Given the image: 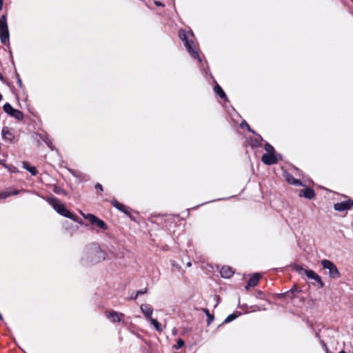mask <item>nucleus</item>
Instances as JSON below:
<instances>
[{"label":"nucleus","mask_w":353,"mask_h":353,"mask_svg":"<svg viewBox=\"0 0 353 353\" xmlns=\"http://www.w3.org/2000/svg\"><path fill=\"white\" fill-rule=\"evenodd\" d=\"M180 39L183 41L184 45L189 54L194 59H197L199 62L201 61L199 53L196 50V46L193 41L194 34L191 31L180 30L179 33Z\"/></svg>","instance_id":"obj_1"},{"label":"nucleus","mask_w":353,"mask_h":353,"mask_svg":"<svg viewBox=\"0 0 353 353\" xmlns=\"http://www.w3.org/2000/svg\"><path fill=\"white\" fill-rule=\"evenodd\" d=\"M47 201L59 214L65 217L69 218L75 222H79L77 216L68 210L64 204L58 199L55 197H49Z\"/></svg>","instance_id":"obj_2"},{"label":"nucleus","mask_w":353,"mask_h":353,"mask_svg":"<svg viewBox=\"0 0 353 353\" xmlns=\"http://www.w3.org/2000/svg\"><path fill=\"white\" fill-rule=\"evenodd\" d=\"M0 39L3 44H6L9 41V32L5 15L0 17Z\"/></svg>","instance_id":"obj_3"},{"label":"nucleus","mask_w":353,"mask_h":353,"mask_svg":"<svg viewBox=\"0 0 353 353\" xmlns=\"http://www.w3.org/2000/svg\"><path fill=\"white\" fill-rule=\"evenodd\" d=\"M321 263L324 269L329 270V275L332 279H338L340 277V273L337 267L332 261L327 259H323Z\"/></svg>","instance_id":"obj_4"},{"label":"nucleus","mask_w":353,"mask_h":353,"mask_svg":"<svg viewBox=\"0 0 353 353\" xmlns=\"http://www.w3.org/2000/svg\"><path fill=\"white\" fill-rule=\"evenodd\" d=\"M80 213L85 219L88 220L91 223V224L94 225L101 229H107V225L103 221L98 219L94 214H85L81 211L80 212Z\"/></svg>","instance_id":"obj_5"},{"label":"nucleus","mask_w":353,"mask_h":353,"mask_svg":"<svg viewBox=\"0 0 353 353\" xmlns=\"http://www.w3.org/2000/svg\"><path fill=\"white\" fill-rule=\"evenodd\" d=\"M281 159L280 154L276 153H265L261 157L262 162L265 165H273Z\"/></svg>","instance_id":"obj_6"},{"label":"nucleus","mask_w":353,"mask_h":353,"mask_svg":"<svg viewBox=\"0 0 353 353\" xmlns=\"http://www.w3.org/2000/svg\"><path fill=\"white\" fill-rule=\"evenodd\" d=\"M3 110L11 117H14L15 119L18 120H22L23 119V114L22 112H21L19 110L14 109L12 108V106L8 103H6L3 105Z\"/></svg>","instance_id":"obj_7"},{"label":"nucleus","mask_w":353,"mask_h":353,"mask_svg":"<svg viewBox=\"0 0 353 353\" xmlns=\"http://www.w3.org/2000/svg\"><path fill=\"white\" fill-rule=\"evenodd\" d=\"M353 206V201L351 199H348L346 201H343L339 203H336L334 205V208L335 210L339 212H343L347 210H350Z\"/></svg>","instance_id":"obj_8"},{"label":"nucleus","mask_w":353,"mask_h":353,"mask_svg":"<svg viewBox=\"0 0 353 353\" xmlns=\"http://www.w3.org/2000/svg\"><path fill=\"white\" fill-rule=\"evenodd\" d=\"M105 259V253L99 248H95L91 258L92 263H97Z\"/></svg>","instance_id":"obj_9"},{"label":"nucleus","mask_w":353,"mask_h":353,"mask_svg":"<svg viewBox=\"0 0 353 353\" xmlns=\"http://www.w3.org/2000/svg\"><path fill=\"white\" fill-rule=\"evenodd\" d=\"M301 270L309 279H313L316 282H317L319 284L320 288H323L324 286V283L322 281L321 276L319 274H317L314 271L306 269H301Z\"/></svg>","instance_id":"obj_10"},{"label":"nucleus","mask_w":353,"mask_h":353,"mask_svg":"<svg viewBox=\"0 0 353 353\" xmlns=\"http://www.w3.org/2000/svg\"><path fill=\"white\" fill-rule=\"evenodd\" d=\"M106 317L113 323L120 322L121 317L124 316L123 313L115 311L105 312Z\"/></svg>","instance_id":"obj_11"},{"label":"nucleus","mask_w":353,"mask_h":353,"mask_svg":"<svg viewBox=\"0 0 353 353\" xmlns=\"http://www.w3.org/2000/svg\"><path fill=\"white\" fill-rule=\"evenodd\" d=\"M140 308L145 318H147L148 320H150V318H152V314L153 312V309L149 304H142Z\"/></svg>","instance_id":"obj_12"},{"label":"nucleus","mask_w":353,"mask_h":353,"mask_svg":"<svg viewBox=\"0 0 353 353\" xmlns=\"http://www.w3.org/2000/svg\"><path fill=\"white\" fill-rule=\"evenodd\" d=\"M283 176L285 177V181L291 185L300 186L302 185V183L293 177L292 175H291L290 173L285 172L283 174Z\"/></svg>","instance_id":"obj_13"},{"label":"nucleus","mask_w":353,"mask_h":353,"mask_svg":"<svg viewBox=\"0 0 353 353\" xmlns=\"http://www.w3.org/2000/svg\"><path fill=\"white\" fill-rule=\"evenodd\" d=\"M261 278V274L259 273L255 274L248 281V285L245 286L246 290H248L250 287L256 286Z\"/></svg>","instance_id":"obj_14"},{"label":"nucleus","mask_w":353,"mask_h":353,"mask_svg":"<svg viewBox=\"0 0 353 353\" xmlns=\"http://www.w3.org/2000/svg\"><path fill=\"white\" fill-rule=\"evenodd\" d=\"M220 274L223 278L228 279L233 275V271L230 267L223 266L220 271Z\"/></svg>","instance_id":"obj_15"},{"label":"nucleus","mask_w":353,"mask_h":353,"mask_svg":"<svg viewBox=\"0 0 353 353\" xmlns=\"http://www.w3.org/2000/svg\"><path fill=\"white\" fill-rule=\"evenodd\" d=\"M18 194V190H13L12 188H8L5 191L0 192V199H6L11 195H17Z\"/></svg>","instance_id":"obj_16"},{"label":"nucleus","mask_w":353,"mask_h":353,"mask_svg":"<svg viewBox=\"0 0 353 353\" xmlns=\"http://www.w3.org/2000/svg\"><path fill=\"white\" fill-rule=\"evenodd\" d=\"M112 203L116 208H117L120 211L124 212L126 214H130V209L128 207L118 202L117 201H113Z\"/></svg>","instance_id":"obj_17"},{"label":"nucleus","mask_w":353,"mask_h":353,"mask_svg":"<svg viewBox=\"0 0 353 353\" xmlns=\"http://www.w3.org/2000/svg\"><path fill=\"white\" fill-rule=\"evenodd\" d=\"M299 195L303 196L304 197H305L307 199H311L314 198L315 194H314V190L312 188H307L303 190H301Z\"/></svg>","instance_id":"obj_18"},{"label":"nucleus","mask_w":353,"mask_h":353,"mask_svg":"<svg viewBox=\"0 0 353 353\" xmlns=\"http://www.w3.org/2000/svg\"><path fill=\"white\" fill-rule=\"evenodd\" d=\"M2 136L4 139L12 141L14 138L13 134L10 132L8 127H4L2 129Z\"/></svg>","instance_id":"obj_19"},{"label":"nucleus","mask_w":353,"mask_h":353,"mask_svg":"<svg viewBox=\"0 0 353 353\" xmlns=\"http://www.w3.org/2000/svg\"><path fill=\"white\" fill-rule=\"evenodd\" d=\"M23 168L29 171L32 175L37 174V170L34 167L30 166L28 163L23 162Z\"/></svg>","instance_id":"obj_20"},{"label":"nucleus","mask_w":353,"mask_h":353,"mask_svg":"<svg viewBox=\"0 0 353 353\" xmlns=\"http://www.w3.org/2000/svg\"><path fill=\"white\" fill-rule=\"evenodd\" d=\"M149 321L151 323V324L154 325V327H155V329L157 331L161 332V330H162L161 325L156 319H154L153 318H150V319Z\"/></svg>","instance_id":"obj_21"},{"label":"nucleus","mask_w":353,"mask_h":353,"mask_svg":"<svg viewBox=\"0 0 353 353\" xmlns=\"http://www.w3.org/2000/svg\"><path fill=\"white\" fill-rule=\"evenodd\" d=\"M214 91L221 98H225L226 97L224 91L219 85L214 87Z\"/></svg>","instance_id":"obj_22"},{"label":"nucleus","mask_w":353,"mask_h":353,"mask_svg":"<svg viewBox=\"0 0 353 353\" xmlns=\"http://www.w3.org/2000/svg\"><path fill=\"white\" fill-rule=\"evenodd\" d=\"M203 311L208 317V324H210L214 320V316L210 313L208 309L207 308L203 309Z\"/></svg>","instance_id":"obj_23"},{"label":"nucleus","mask_w":353,"mask_h":353,"mask_svg":"<svg viewBox=\"0 0 353 353\" xmlns=\"http://www.w3.org/2000/svg\"><path fill=\"white\" fill-rule=\"evenodd\" d=\"M264 148L267 153H275L274 148L269 143H266Z\"/></svg>","instance_id":"obj_24"},{"label":"nucleus","mask_w":353,"mask_h":353,"mask_svg":"<svg viewBox=\"0 0 353 353\" xmlns=\"http://www.w3.org/2000/svg\"><path fill=\"white\" fill-rule=\"evenodd\" d=\"M184 345V341L179 339L177 340L176 344L173 346L174 349H180Z\"/></svg>","instance_id":"obj_25"},{"label":"nucleus","mask_w":353,"mask_h":353,"mask_svg":"<svg viewBox=\"0 0 353 353\" xmlns=\"http://www.w3.org/2000/svg\"><path fill=\"white\" fill-rule=\"evenodd\" d=\"M237 317V315L235 314H230L224 321V323H230L232 321L234 320Z\"/></svg>","instance_id":"obj_26"},{"label":"nucleus","mask_w":353,"mask_h":353,"mask_svg":"<svg viewBox=\"0 0 353 353\" xmlns=\"http://www.w3.org/2000/svg\"><path fill=\"white\" fill-rule=\"evenodd\" d=\"M43 140L46 142V143L47 144V145L50 148H51L52 150L53 147H52V140L50 139L48 137H46Z\"/></svg>","instance_id":"obj_27"},{"label":"nucleus","mask_w":353,"mask_h":353,"mask_svg":"<svg viewBox=\"0 0 353 353\" xmlns=\"http://www.w3.org/2000/svg\"><path fill=\"white\" fill-rule=\"evenodd\" d=\"M146 292H147V290H146V289H145V290H139V291H138V292H137L136 296L134 297V299H137V296H138L139 295L143 294H145V293H146Z\"/></svg>","instance_id":"obj_28"},{"label":"nucleus","mask_w":353,"mask_h":353,"mask_svg":"<svg viewBox=\"0 0 353 353\" xmlns=\"http://www.w3.org/2000/svg\"><path fill=\"white\" fill-rule=\"evenodd\" d=\"M95 188H96V189H99L101 191L103 190V187H102V185L100 183L96 184Z\"/></svg>","instance_id":"obj_29"},{"label":"nucleus","mask_w":353,"mask_h":353,"mask_svg":"<svg viewBox=\"0 0 353 353\" xmlns=\"http://www.w3.org/2000/svg\"><path fill=\"white\" fill-rule=\"evenodd\" d=\"M17 83H18L19 85L21 88L22 87V81L19 76L17 77Z\"/></svg>","instance_id":"obj_30"},{"label":"nucleus","mask_w":353,"mask_h":353,"mask_svg":"<svg viewBox=\"0 0 353 353\" xmlns=\"http://www.w3.org/2000/svg\"><path fill=\"white\" fill-rule=\"evenodd\" d=\"M154 4H155L157 6H164L163 3H161V2L157 1H154Z\"/></svg>","instance_id":"obj_31"},{"label":"nucleus","mask_w":353,"mask_h":353,"mask_svg":"<svg viewBox=\"0 0 353 353\" xmlns=\"http://www.w3.org/2000/svg\"><path fill=\"white\" fill-rule=\"evenodd\" d=\"M3 7V0H0V10L2 9Z\"/></svg>","instance_id":"obj_32"},{"label":"nucleus","mask_w":353,"mask_h":353,"mask_svg":"<svg viewBox=\"0 0 353 353\" xmlns=\"http://www.w3.org/2000/svg\"><path fill=\"white\" fill-rule=\"evenodd\" d=\"M0 163L2 164L5 168H8V166L6 164L3 163L2 161H1V160H0Z\"/></svg>","instance_id":"obj_33"},{"label":"nucleus","mask_w":353,"mask_h":353,"mask_svg":"<svg viewBox=\"0 0 353 353\" xmlns=\"http://www.w3.org/2000/svg\"><path fill=\"white\" fill-rule=\"evenodd\" d=\"M187 266H188V267H191V266H192V263H191V262H188V263H187Z\"/></svg>","instance_id":"obj_34"},{"label":"nucleus","mask_w":353,"mask_h":353,"mask_svg":"<svg viewBox=\"0 0 353 353\" xmlns=\"http://www.w3.org/2000/svg\"><path fill=\"white\" fill-rule=\"evenodd\" d=\"M244 126H247V128L250 130V127H249L248 124L245 123V124H244Z\"/></svg>","instance_id":"obj_35"},{"label":"nucleus","mask_w":353,"mask_h":353,"mask_svg":"<svg viewBox=\"0 0 353 353\" xmlns=\"http://www.w3.org/2000/svg\"><path fill=\"white\" fill-rule=\"evenodd\" d=\"M244 126H247V128L250 130V127H249L248 124L245 123V124H244Z\"/></svg>","instance_id":"obj_36"},{"label":"nucleus","mask_w":353,"mask_h":353,"mask_svg":"<svg viewBox=\"0 0 353 353\" xmlns=\"http://www.w3.org/2000/svg\"><path fill=\"white\" fill-rule=\"evenodd\" d=\"M3 97H2V95L0 93V101L2 100Z\"/></svg>","instance_id":"obj_37"},{"label":"nucleus","mask_w":353,"mask_h":353,"mask_svg":"<svg viewBox=\"0 0 353 353\" xmlns=\"http://www.w3.org/2000/svg\"><path fill=\"white\" fill-rule=\"evenodd\" d=\"M339 353H347V352H345V351H343V350H341V351H340Z\"/></svg>","instance_id":"obj_38"}]
</instances>
